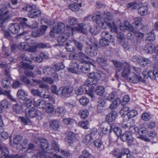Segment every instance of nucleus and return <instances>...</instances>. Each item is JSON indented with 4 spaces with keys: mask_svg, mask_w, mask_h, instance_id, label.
<instances>
[{
    "mask_svg": "<svg viewBox=\"0 0 158 158\" xmlns=\"http://www.w3.org/2000/svg\"><path fill=\"white\" fill-rule=\"evenodd\" d=\"M52 148L51 151L48 152L52 154L53 152V151H59V148L57 144V142L54 139H52L51 141Z\"/></svg>",
    "mask_w": 158,
    "mask_h": 158,
    "instance_id": "7c9ffc66",
    "label": "nucleus"
},
{
    "mask_svg": "<svg viewBox=\"0 0 158 158\" xmlns=\"http://www.w3.org/2000/svg\"><path fill=\"white\" fill-rule=\"evenodd\" d=\"M28 47V45L25 43H22L19 44L18 45V47L21 50H27V47Z\"/></svg>",
    "mask_w": 158,
    "mask_h": 158,
    "instance_id": "13d9d810",
    "label": "nucleus"
},
{
    "mask_svg": "<svg viewBox=\"0 0 158 158\" xmlns=\"http://www.w3.org/2000/svg\"><path fill=\"white\" fill-rule=\"evenodd\" d=\"M134 21L132 23L133 25L137 27L141 25L142 19L140 17H136L134 19Z\"/></svg>",
    "mask_w": 158,
    "mask_h": 158,
    "instance_id": "37998d69",
    "label": "nucleus"
},
{
    "mask_svg": "<svg viewBox=\"0 0 158 158\" xmlns=\"http://www.w3.org/2000/svg\"><path fill=\"white\" fill-rule=\"evenodd\" d=\"M80 66L81 67L79 68L80 69V73L82 72L84 73H86L90 70V67L88 65L85 64Z\"/></svg>",
    "mask_w": 158,
    "mask_h": 158,
    "instance_id": "a19ab883",
    "label": "nucleus"
},
{
    "mask_svg": "<svg viewBox=\"0 0 158 158\" xmlns=\"http://www.w3.org/2000/svg\"><path fill=\"white\" fill-rule=\"evenodd\" d=\"M68 23L71 25H74L77 24V19L74 17H69L68 19Z\"/></svg>",
    "mask_w": 158,
    "mask_h": 158,
    "instance_id": "338daca9",
    "label": "nucleus"
},
{
    "mask_svg": "<svg viewBox=\"0 0 158 158\" xmlns=\"http://www.w3.org/2000/svg\"><path fill=\"white\" fill-rule=\"evenodd\" d=\"M142 119L144 121H147L150 120L151 116L149 113L145 112L143 113L141 116Z\"/></svg>",
    "mask_w": 158,
    "mask_h": 158,
    "instance_id": "de8ad7c7",
    "label": "nucleus"
},
{
    "mask_svg": "<svg viewBox=\"0 0 158 158\" xmlns=\"http://www.w3.org/2000/svg\"><path fill=\"white\" fill-rule=\"evenodd\" d=\"M85 43L87 45H89V46H98L97 41L93 37L87 38L85 41Z\"/></svg>",
    "mask_w": 158,
    "mask_h": 158,
    "instance_id": "a878e982",
    "label": "nucleus"
},
{
    "mask_svg": "<svg viewBox=\"0 0 158 158\" xmlns=\"http://www.w3.org/2000/svg\"><path fill=\"white\" fill-rule=\"evenodd\" d=\"M120 103V100L119 98H117L110 105V108L111 109L116 108L118 104Z\"/></svg>",
    "mask_w": 158,
    "mask_h": 158,
    "instance_id": "09e8293b",
    "label": "nucleus"
},
{
    "mask_svg": "<svg viewBox=\"0 0 158 158\" xmlns=\"http://www.w3.org/2000/svg\"><path fill=\"white\" fill-rule=\"evenodd\" d=\"M39 140L40 142V147L43 150L41 152H44L45 153H46L44 150L47 149L48 148L49 143L48 140L44 138H40L39 139Z\"/></svg>",
    "mask_w": 158,
    "mask_h": 158,
    "instance_id": "2eb2a0df",
    "label": "nucleus"
},
{
    "mask_svg": "<svg viewBox=\"0 0 158 158\" xmlns=\"http://www.w3.org/2000/svg\"><path fill=\"white\" fill-rule=\"evenodd\" d=\"M124 67L122 72V76L125 80H127L132 72H131L129 64L127 62L124 63Z\"/></svg>",
    "mask_w": 158,
    "mask_h": 158,
    "instance_id": "1a4fd4ad",
    "label": "nucleus"
},
{
    "mask_svg": "<svg viewBox=\"0 0 158 158\" xmlns=\"http://www.w3.org/2000/svg\"><path fill=\"white\" fill-rule=\"evenodd\" d=\"M112 154L117 158H121L122 156L126 154L124 152H121L120 150L117 149L113 150L112 152Z\"/></svg>",
    "mask_w": 158,
    "mask_h": 158,
    "instance_id": "4c0bfd02",
    "label": "nucleus"
},
{
    "mask_svg": "<svg viewBox=\"0 0 158 158\" xmlns=\"http://www.w3.org/2000/svg\"><path fill=\"white\" fill-rule=\"evenodd\" d=\"M103 17L105 19L111 21L113 19V15L110 12L107 11H105L104 12Z\"/></svg>",
    "mask_w": 158,
    "mask_h": 158,
    "instance_id": "864d4df0",
    "label": "nucleus"
},
{
    "mask_svg": "<svg viewBox=\"0 0 158 158\" xmlns=\"http://www.w3.org/2000/svg\"><path fill=\"white\" fill-rule=\"evenodd\" d=\"M73 43L78 50L80 51L82 50L83 45L81 43L77 42L75 40H73Z\"/></svg>",
    "mask_w": 158,
    "mask_h": 158,
    "instance_id": "e2e57ef3",
    "label": "nucleus"
},
{
    "mask_svg": "<svg viewBox=\"0 0 158 158\" xmlns=\"http://www.w3.org/2000/svg\"><path fill=\"white\" fill-rule=\"evenodd\" d=\"M111 61L113 63L117 71L119 72L122 70L123 66V64L124 65H125L124 64H123L121 62L114 60H112Z\"/></svg>",
    "mask_w": 158,
    "mask_h": 158,
    "instance_id": "c85d7f7f",
    "label": "nucleus"
},
{
    "mask_svg": "<svg viewBox=\"0 0 158 158\" xmlns=\"http://www.w3.org/2000/svg\"><path fill=\"white\" fill-rule=\"evenodd\" d=\"M36 6L35 5L32 4L31 6H28L27 9L29 12L28 16L30 18H36L41 14V11L36 9Z\"/></svg>",
    "mask_w": 158,
    "mask_h": 158,
    "instance_id": "20e7f679",
    "label": "nucleus"
},
{
    "mask_svg": "<svg viewBox=\"0 0 158 158\" xmlns=\"http://www.w3.org/2000/svg\"><path fill=\"white\" fill-rule=\"evenodd\" d=\"M2 84L3 87L4 88L7 89L9 87L10 82L9 79L4 78L2 80Z\"/></svg>",
    "mask_w": 158,
    "mask_h": 158,
    "instance_id": "c03bdc74",
    "label": "nucleus"
},
{
    "mask_svg": "<svg viewBox=\"0 0 158 158\" xmlns=\"http://www.w3.org/2000/svg\"><path fill=\"white\" fill-rule=\"evenodd\" d=\"M109 27H110V31L111 32L115 33L117 32L118 30H117V27L114 22L113 21L110 22Z\"/></svg>",
    "mask_w": 158,
    "mask_h": 158,
    "instance_id": "4d7b16f0",
    "label": "nucleus"
},
{
    "mask_svg": "<svg viewBox=\"0 0 158 158\" xmlns=\"http://www.w3.org/2000/svg\"><path fill=\"white\" fill-rule=\"evenodd\" d=\"M65 67L63 64L61 62L58 63L53 65L52 69L55 72H57L63 69Z\"/></svg>",
    "mask_w": 158,
    "mask_h": 158,
    "instance_id": "c9c22d12",
    "label": "nucleus"
},
{
    "mask_svg": "<svg viewBox=\"0 0 158 158\" xmlns=\"http://www.w3.org/2000/svg\"><path fill=\"white\" fill-rule=\"evenodd\" d=\"M89 88L88 86L85 84H84L80 87H76L75 89V92L77 95H80L84 93H87Z\"/></svg>",
    "mask_w": 158,
    "mask_h": 158,
    "instance_id": "f8f14e48",
    "label": "nucleus"
},
{
    "mask_svg": "<svg viewBox=\"0 0 158 158\" xmlns=\"http://www.w3.org/2000/svg\"><path fill=\"white\" fill-rule=\"evenodd\" d=\"M92 18L93 20H94V21H95L97 24H98V23L100 22L103 20L100 15H96L95 16H93Z\"/></svg>",
    "mask_w": 158,
    "mask_h": 158,
    "instance_id": "bf43d9fd",
    "label": "nucleus"
},
{
    "mask_svg": "<svg viewBox=\"0 0 158 158\" xmlns=\"http://www.w3.org/2000/svg\"><path fill=\"white\" fill-rule=\"evenodd\" d=\"M69 8L73 11H76L79 9V6L77 3H74L69 5Z\"/></svg>",
    "mask_w": 158,
    "mask_h": 158,
    "instance_id": "3c124183",
    "label": "nucleus"
},
{
    "mask_svg": "<svg viewBox=\"0 0 158 158\" xmlns=\"http://www.w3.org/2000/svg\"><path fill=\"white\" fill-rule=\"evenodd\" d=\"M69 36V34L68 33H66L60 35L58 38V42L59 45L60 46L64 45Z\"/></svg>",
    "mask_w": 158,
    "mask_h": 158,
    "instance_id": "4468645a",
    "label": "nucleus"
},
{
    "mask_svg": "<svg viewBox=\"0 0 158 158\" xmlns=\"http://www.w3.org/2000/svg\"><path fill=\"white\" fill-rule=\"evenodd\" d=\"M50 127L54 130H57L60 127V123L57 120H52L49 123Z\"/></svg>",
    "mask_w": 158,
    "mask_h": 158,
    "instance_id": "a211bd4d",
    "label": "nucleus"
},
{
    "mask_svg": "<svg viewBox=\"0 0 158 158\" xmlns=\"http://www.w3.org/2000/svg\"><path fill=\"white\" fill-rule=\"evenodd\" d=\"M73 90V88L72 87H64L61 90L60 89L59 95L64 97H69L72 94Z\"/></svg>",
    "mask_w": 158,
    "mask_h": 158,
    "instance_id": "9b49d317",
    "label": "nucleus"
},
{
    "mask_svg": "<svg viewBox=\"0 0 158 158\" xmlns=\"http://www.w3.org/2000/svg\"><path fill=\"white\" fill-rule=\"evenodd\" d=\"M120 136L121 139L123 141H127L128 145H131L133 144L134 139L130 133L126 132Z\"/></svg>",
    "mask_w": 158,
    "mask_h": 158,
    "instance_id": "6e6552de",
    "label": "nucleus"
},
{
    "mask_svg": "<svg viewBox=\"0 0 158 158\" xmlns=\"http://www.w3.org/2000/svg\"><path fill=\"white\" fill-rule=\"evenodd\" d=\"M75 138L74 133L72 131L68 132L67 138L66 139V141L69 144H72Z\"/></svg>",
    "mask_w": 158,
    "mask_h": 158,
    "instance_id": "412c9836",
    "label": "nucleus"
},
{
    "mask_svg": "<svg viewBox=\"0 0 158 158\" xmlns=\"http://www.w3.org/2000/svg\"><path fill=\"white\" fill-rule=\"evenodd\" d=\"M78 125L83 128L87 129L88 128L89 122L87 120H85V121L80 122L78 123Z\"/></svg>",
    "mask_w": 158,
    "mask_h": 158,
    "instance_id": "6e6d98bb",
    "label": "nucleus"
},
{
    "mask_svg": "<svg viewBox=\"0 0 158 158\" xmlns=\"http://www.w3.org/2000/svg\"><path fill=\"white\" fill-rule=\"evenodd\" d=\"M11 17V14L8 10H6L0 17V27L2 30H4L6 25V21Z\"/></svg>",
    "mask_w": 158,
    "mask_h": 158,
    "instance_id": "39448f33",
    "label": "nucleus"
},
{
    "mask_svg": "<svg viewBox=\"0 0 158 158\" xmlns=\"http://www.w3.org/2000/svg\"><path fill=\"white\" fill-rule=\"evenodd\" d=\"M98 46H88L85 49V52L89 56H96L98 53Z\"/></svg>",
    "mask_w": 158,
    "mask_h": 158,
    "instance_id": "9d476101",
    "label": "nucleus"
},
{
    "mask_svg": "<svg viewBox=\"0 0 158 158\" xmlns=\"http://www.w3.org/2000/svg\"><path fill=\"white\" fill-rule=\"evenodd\" d=\"M80 65L75 61H73L69 64L68 70L69 72L75 74L80 73Z\"/></svg>",
    "mask_w": 158,
    "mask_h": 158,
    "instance_id": "423d86ee",
    "label": "nucleus"
},
{
    "mask_svg": "<svg viewBox=\"0 0 158 158\" xmlns=\"http://www.w3.org/2000/svg\"><path fill=\"white\" fill-rule=\"evenodd\" d=\"M52 70V68L48 66L44 67L43 69V73L46 76H47L51 74V71Z\"/></svg>",
    "mask_w": 158,
    "mask_h": 158,
    "instance_id": "79ce46f5",
    "label": "nucleus"
},
{
    "mask_svg": "<svg viewBox=\"0 0 158 158\" xmlns=\"http://www.w3.org/2000/svg\"><path fill=\"white\" fill-rule=\"evenodd\" d=\"M27 19L23 18V20L20 21L19 24L12 23L9 25L8 30L12 34H16L19 32L20 30L23 29V28L28 26L26 21Z\"/></svg>",
    "mask_w": 158,
    "mask_h": 158,
    "instance_id": "f257e3e1",
    "label": "nucleus"
},
{
    "mask_svg": "<svg viewBox=\"0 0 158 158\" xmlns=\"http://www.w3.org/2000/svg\"><path fill=\"white\" fill-rule=\"evenodd\" d=\"M19 66L21 68L24 69H29L33 70L34 68L33 65H30L27 63L21 61L19 64Z\"/></svg>",
    "mask_w": 158,
    "mask_h": 158,
    "instance_id": "cd10ccee",
    "label": "nucleus"
},
{
    "mask_svg": "<svg viewBox=\"0 0 158 158\" xmlns=\"http://www.w3.org/2000/svg\"><path fill=\"white\" fill-rule=\"evenodd\" d=\"M127 80L129 82L134 84L138 83L139 82H145V80L141 77L139 76L133 72L131 73V75Z\"/></svg>",
    "mask_w": 158,
    "mask_h": 158,
    "instance_id": "0eeeda50",
    "label": "nucleus"
},
{
    "mask_svg": "<svg viewBox=\"0 0 158 158\" xmlns=\"http://www.w3.org/2000/svg\"><path fill=\"white\" fill-rule=\"evenodd\" d=\"M24 74L25 76L29 77L34 78L35 75L34 73L30 70H26L24 71Z\"/></svg>",
    "mask_w": 158,
    "mask_h": 158,
    "instance_id": "69168bd1",
    "label": "nucleus"
},
{
    "mask_svg": "<svg viewBox=\"0 0 158 158\" xmlns=\"http://www.w3.org/2000/svg\"><path fill=\"white\" fill-rule=\"evenodd\" d=\"M96 61L103 67H106L109 65V63L107 60L102 57H98L96 59Z\"/></svg>",
    "mask_w": 158,
    "mask_h": 158,
    "instance_id": "393cba45",
    "label": "nucleus"
},
{
    "mask_svg": "<svg viewBox=\"0 0 158 158\" xmlns=\"http://www.w3.org/2000/svg\"><path fill=\"white\" fill-rule=\"evenodd\" d=\"M146 47L147 48V52L148 54H152L155 52V47L154 45L151 44H147L146 45Z\"/></svg>",
    "mask_w": 158,
    "mask_h": 158,
    "instance_id": "58836bf2",
    "label": "nucleus"
},
{
    "mask_svg": "<svg viewBox=\"0 0 158 158\" xmlns=\"http://www.w3.org/2000/svg\"><path fill=\"white\" fill-rule=\"evenodd\" d=\"M25 75H22L20 76V79L22 82L25 84L29 85L31 84V81Z\"/></svg>",
    "mask_w": 158,
    "mask_h": 158,
    "instance_id": "5fc2aeb1",
    "label": "nucleus"
},
{
    "mask_svg": "<svg viewBox=\"0 0 158 158\" xmlns=\"http://www.w3.org/2000/svg\"><path fill=\"white\" fill-rule=\"evenodd\" d=\"M114 41L112 36H110L109 39H104L102 38L100 40V44L103 46H107L109 45V43L110 42H113Z\"/></svg>",
    "mask_w": 158,
    "mask_h": 158,
    "instance_id": "4be33fe9",
    "label": "nucleus"
},
{
    "mask_svg": "<svg viewBox=\"0 0 158 158\" xmlns=\"http://www.w3.org/2000/svg\"><path fill=\"white\" fill-rule=\"evenodd\" d=\"M13 111L17 114H20L22 112V106L20 104L16 103L12 106Z\"/></svg>",
    "mask_w": 158,
    "mask_h": 158,
    "instance_id": "bb28decb",
    "label": "nucleus"
},
{
    "mask_svg": "<svg viewBox=\"0 0 158 158\" xmlns=\"http://www.w3.org/2000/svg\"><path fill=\"white\" fill-rule=\"evenodd\" d=\"M142 6V3L141 2H138L137 3L131 2L129 3L127 5L128 7H131L132 9H139Z\"/></svg>",
    "mask_w": 158,
    "mask_h": 158,
    "instance_id": "72a5a7b5",
    "label": "nucleus"
},
{
    "mask_svg": "<svg viewBox=\"0 0 158 158\" xmlns=\"http://www.w3.org/2000/svg\"><path fill=\"white\" fill-rule=\"evenodd\" d=\"M148 11V7L146 6H142L138 9V13L141 15H146L147 14Z\"/></svg>",
    "mask_w": 158,
    "mask_h": 158,
    "instance_id": "473e14b6",
    "label": "nucleus"
},
{
    "mask_svg": "<svg viewBox=\"0 0 158 158\" xmlns=\"http://www.w3.org/2000/svg\"><path fill=\"white\" fill-rule=\"evenodd\" d=\"M46 111L48 113H51L54 111V107L53 105L49 103H47L46 107Z\"/></svg>",
    "mask_w": 158,
    "mask_h": 158,
    "instance_id": "ea45409f",
    "label": "nucleus"
},
{
    "mask_svg": "<svg viewBox=\"0 0 158 158\" xmlns=\"http://www.w3.org/2000/svg\"><path fill=\"white\" fill-rule=\"evenodd\" d=\"M117 93L116 92L113 91L110 93L107 97V99L110 102L115 100L118 98L116 96Z\"/></svg>",
    "mask_w": 158,
    "mask_h": 158,
    "instance_id": "49530a36",
    "label": "nucleus"
},
{
    "mask_svg": "<svg viewBox=\"0 0 158 158\" xmlns=\"http://www.w3.org/2000/svg\"><path fill=\"white\" fill-rule=\"evenodd\" d=\"M10 104L6 99L3 100L1 102V106L3 108L9 109L10 108Z\"/></svg>",
    "mask_w": 158,
    "mask_h": 158,
    "instance_id": "0e129e2a",
    "label": "nucleus"
},
{
    "mask_svg": "<svg viewBox=\"0 0 158 158\" xmlns=\"http://www.w3.org/2000/svg\"><path fill=\"white\" fill-rule=\"evenodd\" d=\"M129 109L128 107L125 106L123 107L119 111L120 114L123 117H124L127 115L126 113L129 111Z\"/></svg>",
    "mask_w": 158,
    "mask_h": 158,
    "instance_id": "603ef678",
    "label": "nucleus"
},
{
    "mask_svg": "<svg viewBox=\"0 0 158 158\" xmlns=\"http://www.w3.org/2000/svg\"><path fill=\"white\" fill-rule=\"evenodd\" d=\"M110 22L108 21H106L105 20H103L100 22L98 23V25L102 29H105L107 25L109 26Z\"/></svg>",
    "mask_w": 158,
    "mask_h": 158,
    "instance_id": "8fccbe9b",
    "label": "nucleus"
},
{
    "mask_svg": "<svg viewBox=\"0 0 158 158\" xmlns=\"http://www.w3.org/2000/svg\"><path fill=\"white\" fill-rule=\"evenodd\" d=\"M89 78L87 80V83L90 85L96 84L101 78L100 74L98 72L90 73L88 75Z\"/></svg>",
    "mask_w": 158,
    "mask_h": 158,
    "instance_id": "f03ea898",
    "label": "nucleus"
},
{
    "mask_svg": "<svg viewBox=\"0 0 158 158\" xmlns=\"http://www.w3.org/2000/svg\"><path fill=\"white\" fill-rule=\"evenodd\" d=\"M27 96V93L22 89L19 90L17 93L18 98L20 100H24Z\"/></svg>",
    "mask_w": 158,
    "mask_h": 158,
    "instance_id": "5701e85b",
    "label": "nucleus"
},
{
    "mask_svg": "<svg viewBox=\"0 0 158 158\" xmlns=\"http://www.w3.org/2000/svg\"><path fill=\"white\" fill-rule=\"evenodd\" d=\"M89 148H85L82 152V155H80L78 158H92L91 155L89 152Z\"/></svg>",
    "mask_w": 158,
    "mask_h": 158,
    "instance_id": "b1692460",
    "label": "nucleus"
},
{
    "mask_svg": "<svg viewBox=\"0 0 158 158\" xmlns=\"http://www.w3.org/2000/svg\"><path fill=\"white\" fill-rule=\"evenodd\" d=\"M95 92L98 95L102 96L105 92V88L102 86H99L95 90Z\"/></svg>",
    "mask_w": 158,
    "mask_h": 158,
    "instance_id": "e433bc0d",
    "label": "nucleus"
},
{
    "mask_svg": "<svg viewBox=\"0 0 158 158\" xmlns=\"http://www.w3.org/2000/svg\"><path fill=\"white\" fill-rule=\"evenodd\" d=\"M73 40L69 42L66 43L65 45V48L68 52H71L73 49V47L72 45L73 44Z\"/></svg>",
    "mask_w": 158,
    "mask_h": 158,
    "instance_id": "052dcab7",
    "label": "nucleus"
},
{
    "mask_svg": "<svg viewBox=\"0 0 158 158\" xmlns=\"http://www.w3.org/2000/svg\"><path fill=\"white\" fill-rule=\"evenodd\" d=\"M79 102L80 104L83 106L86 105L89 103V99L85 96H83L80 98Z\"/></svg>",
    "mask_w": 158,
    "mask_h": 158,
    "instance_id": "a18cd8bd",
    "label": "nucleus"
},
{
    "mask_svg": "<svg viewBox=\"0 0 158 158\" xmlns=\"http://www.w3.org/2000/svg\"><path fill=\"white\" fill-rule=\"evenodd\" d=\"M47 103L46 102L42 99L34 100V105L35 106H39L40 108H44L46 107Z\"/></svg>",
    "mask_w": 158,
    "mask_h": 158,
    "instance_id": "6ab92c4d",
    "label": "nucleus"
},
{
    "mask_svg": "<svg viewBox=\"0 0 158 158\" xmlns=\"http://www.w3.org/2000/svg\"><path fill=\"white\" fill-rule=\"evenodd\" d=\"M112 130L118 137L121 135L122 133V130L121 128L118 127H115L114 126L111 125L110 130V132H111Z\"/></svg>",
    "mask_w": 158,
    "mask_h": 158,
    "instance_id": "2f4dec72",
    "label": "nucleus"
},
{
    "mask_svg": "<svg viewBox=\"0 0 158 158\" xmlns=\"http://www.w3.org/2000/svg\"><path fill=\"white\" fill-rule=\"evenodd\" d=\"M117 116V113L115 111H112L106 117V119L109 122H112L115 120Z\"/></svg>",
    "mask_w": 158,
    "mask_h": 158,
    "instance_id": "f3484780",
    "label": "nucleus"
},
{
    "mask_svg": "<svg viewBox=\"0 0 158 158\" xmlns=\"http://www.w3.org/2000/svg\"><path fill=\"white\" fill-rule=\"evenodd\" d=\"M41 112L33 107L27 108L26 109L25 116L27 118L36 117L40 115Z\"/></svg>",
    "mask_w": 158,
    "mask_h": 158,
    "instance_id": "7ed1b4c3",
    "label": "nucleus"
},
{
    "mask_svg": "<svg viewBox=\"0 0 158 158\" xmlns=\"http://www.w3.org/2000/svg\"><path fill=\"white\" fill-rule=\"evenodd\" d=\"M132 61L134 62H138L140 66L142 67H144L146 65V63L145 64H142V61H143L144 62H146L147 63H148L149 62L148 59L146 58H139L137 56H133L132 58H131Z\"/></svg>",
    "mask_w": 158,
    "mask_h": 158,
    "instance_id": "ddd939ff",
    "label": "nucleus"
},
{
    "mask_svg": "<svg viewBox=\"0 0 158 158\" xmlns=\"http://www.w3.org/2000/svg\"><path fill=\"white\" fill-rule=\"evenodd\" d=\"M105 105V102L103 99H100L98 102L97 111L98 113H101L104 111Z\"/></svg>",
    "mask_w": 158,
    "mask_h": 158,
    "instance_id": "aec40b11",
    "label": "nucleus"
},
{
    "mask_svg": "<svg viewBox=\"0 0 158 158\" xmlns=\"http://www.w3.org/2000/svg\"><path fill=\"white\" fill-rule=\"evenodd\" d=\"M23 137L20 135L16 136L13 139V142L14 144L17 145L19 144L22 141Z\"/></svg>",
    "mask_w": 158,
    "mask_h": 158,
    "instance_id": "680f3d73",
    "label": "nucleus"
},
{
    "mask_svg": "<svg viewBox=\"0 0 158 158\" xmlns=\"http://www.w3.org/2000/svg\"><path fill=\"white\" fill-rule=\"evenodd\" d=\"M63 121L66 124H71L75 122L74 120L70 118H64L63 120Z\"/></svg>",
    "mask_w": 158,
    "mask_h": 158,
    "instance_id": "774afa93",
    "label": "nucleus"
},
{
    "mask_svg": "<svg viewBox=\"0 0 158 158\" xmlns=\"http://www.w3.org/2000/svg\"><path fill=\"white\" fill-rule=\"evenodd\" d=\"M111 125H110L108 123H103L101 126L100 131L102 133L106 134L108 132L110 133V130Z\"/></svg>",
    "mask_w": 158,
    "mask_h": 158,
    "instance_id": "dca6fc26",
    "label": "nucleus"
},
{
    "mask_svg": "<svg viewBox=\"0 0 158 158\" xmlns=\"http://www.w3.org/2000/svg\"><path fill=\"white\" fill-rule=\"evenodd\" d=\"M78 114L81 118L85 119L88 117L89 113L88 110L85 109H82L80 110Z\"/></svg>",
    "mask_w": 158,
    "mask_h": 158,
    "instance_id": "f704fd0d",
    "label": "nucleus"
},
{
    "mask_svg": "<svg viewBox=\"0 0 158 158\" xmlns=\"http://www.w3.org/2000/svg\"><path fill=\"white\" fill-rule=\"evenodd\" d=\"M54 29L58 34L64 31L65 29V25L62 23H59L58 24L57 27H54Z\"/></svg>",
    "mask_w": 158,
    "mask_h": 158,
    "instance_id": "c756f323",
    "label": "nucleus"
}]
</instances>
